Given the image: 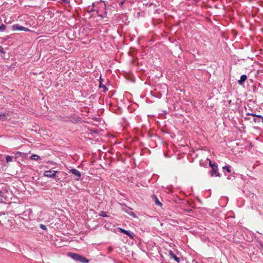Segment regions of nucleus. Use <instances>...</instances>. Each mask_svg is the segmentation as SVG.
Returning <instances> with one entry per match:
<instances>
[{
  "label": "nucleus",
  "mask_w": 263,
  "mask_h": 263,
  "mask_svg": "<svg viewBox=\"0 0 263 263\" xmlns=\"http://www.w3.org/2000/svg\"><path fill=\"white\" fill-rule=\"evenodd\" d=\"M68 255L73 259L79 261L82 263H88L89 262V260L88 259L76 253H69Z\"/></svg>",
  "instance_id": "f257e3e1"
},
{
  "label": "nucleus",
  "mask_w": 263,
  "mask_h": 263,
  "mask_svg": "<svg viewBox=\"0 0 263 263\" xmlns=\"http://www.w3.org/2000/svg\"><path fill=\"white\" fill-rule=\"evenodd\" d=\"M211 167L212 168V171L211 172V176L213 177L214 176L219 177L220 174L217 171V165L215 164L213 165H211Z\"/></svg>",
  "instance_id": "f03ea898"
},
{
  "label": "nucleus",
  "mask_w": 263,
  "mask_h": 263,
  "mask_svg": "<svg viewBox=\"0 0 263 263\" xmlns=\"http://www.w3.org/2000/svg\"><path fill=\"white\" fill-rule=\"evenodd\" d=\"M57 173L56 171L48 170L44 172V175L47 177H54Z\"/></svg>",
  "instance_id": "7ed1b4c3"
},
{
  "label": "nucleus",
  "mask_w": 263,
  "mask_h": 263,
  "mask_svg": "<svg viewBox=\"0 0 263 263\" xmlns=\"http://www.w3.org/2000/svg\"><path fill=\"white\" fill-rule=\"evenodd\" d=\"M247 115H251L253 117H257V118H254L253 120L255 122L259 123L260 122V119L261 120V121L263 122V117H262L260 115H256L254 114H248Z\"/></svg>",
  "instance_id": "20e7f679"
},
{
  "label": "nucleus",
  "mask_w": 263,
  "mask_h": 263,
  "mask_svg": "<svg viewBox=\"0 0 263 263\" xmlns=\"http://www.w3.org/2000/svg\"><path fill=\"white\" fill-rule=\"evenodd\" d=\"M70 172L72 174H73V175H76V176H77L78 177V178L77 179V180H79V178L81 177V173L80 172L75 169V168H72L71 170H70Z\"/></svg>",
  "instance_id": "39448f33"
},
{
  "label": "nucleus",
  "mask_w": 263,
  "mask_h": 263,
  "mask_svg": "<svg viewBox=\"0 0 263 263\" xmlns=\"http://www.w3.org/2000/svg\"><path fill=\"white\" fill-rule=\"evenodd\" d=\"M152 198L153 199V200L154 201L156 205H159L160 206H161L162 205V203L159 201V200H158L156 195H153Z\"/></svg>",
  "instance_id": "423d86ee"
},
{
  "label": "nucleus",
  "mask_w": 263,
  "mask_h": 263,
  "mask_svg": "<svg viewBox=\"0 0 263 263\" xmlns=\"http://www.w3.org/2000/svg\"><path fill=\"white\" fill-rule=\"evenodd\" d=\"M6 200L5 194L0 191V203L5 202Z\"/></svg>",
  "instance_id": "0eeeda50"
},
{
  "label": "nucleus",
  "mask_w": 263,
  "mask_h": 263,
  "mask_svg": "<svg viewBox=\"0 0 263 263\" xmlns=\"http://www.w3.org/2000/svg\"><path fill=\"white\" fill-rule=\"evenodd\" d=\"M247 77L246 75H242L241 77H240V79L239 80H238V83L240 84V85H242V83L247 80Z\"/></svg>",
  "instance_id": "6e6552de"
},
{
  "label": "nucleus",
  "mask_w": 263,
  "mask_h": 263,
  "mask_svg": "<svg viewBox=\"0 0 263 263\" xmlns=\"http://www.w3.org/2000/svg\"><path fill=\"white\" fill-rule=\"evenodd\" d=\"M120 229V232H122L124 234L128 235V236H129L130 238H133V235L131 234L128 231L125 230H124V229Z\"/></svg>",
  "instance_id": "1a4fd4ad"
},
{
  "label": "nucleus",
  "mask_w": 263,
  "mask_h": 263,
  "mask_svg": "<svg viewBox=\"0 0 263 263\" xmlns=\"http://www.w3.org/2000/svg\"><path fill=\"white\" fill-rule=\"evenodd\" d=\"M170 253L172 257L176 261L178 262L180 261L179 258L178 257H177L176 255L174 253H173L172 251H171Z\"/></svg>",
  "instance_id": "9d476101"
},
{
  "label": "nucleus",
  "mask_w": 263,
  "mask_h": 263,
  "mask_svg": "<svg viewBox=\"0 0 263 263\" xmlns=\"http://www.w3.org/2000/svg\"><path fill=\"white\" fill-rule=\"evenodd\" d=\"M17 30L28 31H29V29H28L27 28H25V27L21 26H18L17 25Z\"/></svg>",
  "instance_id": "9b49d317"
},
{
  "label": "nucleus",
  "mask_w": 263,
  "mask_h": 263,
  "mask_svg": "<svg viewBox=\"0 0 263 263\" xmlns=\"http://www.w3.org/2000/svg\"><path fill=\"white\" fill-rule=\"evenodd\" d=\"M30 152V151L26 152H23V153L21 152H17V157H18L19 156H26L28 153H29Z\"/></svg>",
  "instance_id": "f8f14e48"
},
{
  "label": "nucleus",
  "mask_w": 263,
  "mask_h": 263,
  "mask_svg": "<svg viewBox=\"0 0 263 263\" xmlns=\"http://www.w3.org/2000/svg\"><path fill=\"white\" fill-rule=\"evenodd\" d=\"M40 158V156H39L38 155H35V154L32 155L30 157L31 159L35 160H39Z\"/></svg>",
  "instance_id": "ddd939ff"
},
{
  "label": "nucleus",
  "mask_w": 263,
  "mask_h": 263,
  "mask_svg": "<svg viewBox=\"0 0 263 263\" xmlns=\"http://www.w3.org/2000/svg\"><path fill=\"white\" fill-rule=\"evenodd\" d=\"M6 26L4 24H0V32H3L5 30Z\"/></svg>",
  "instance_id": "4468645a"
},
{
  "label": "nucleus",
  "mask_w": 263,
  "mask_h": 263,
  "mask_svg": "<svg viewBox=\"0 0 263 263\" xmlns=\"http://www.w3.org/2000/svg\"><path fill=\"white\" fill-rule=\"evenodd\" d=\"M12 157L9 156H7L6 160L7 163L11 162L12 161Z\"/></svg>",
  "instance_id": "2eb2a0df"
},
{
  "label": "nucleus",
  "mask_w": 263,
  "mask_h": 263,
  "mask_svg": "<svg viewBox=\"0 0 263 263\" xmlns=\"http://www.w3.org/2000/svg\"><path fill=\"white\" fill-rule=\"evenodd\" d=\"M223 170H226L228 172L230 173L231 172V170L230 169V166H224L222 167Z\"/></svg>",
  "instance_id": "dca6fc26"
},
{
  "label": "nucleus",
  "mask_w": 263,
  "mask_h": 263,
  "mask_svg": "<svg viewBox=\"0 0 263 263\" xmlns=\"http://www.w3.org/2000/svg\"><path fill=\"white\" fill-rule=\"evenodd\" d=\"M40 228H42L44 230H47V228H46V226L43 224H40Z\"/></svg>",
  "instance_id": "f3484780"
},
{
  "label": "nucleus",
  "mask_w": 263,
  "mask_h": 263,
  "mask_svg": "<svg viewBox=\"0 0 263 263\" xmlns=\"http://www.w3.org/2000/svg\"><path fill=\"white\" fill-rule=\"evenodd\" d=\"M258 243H259V244L260 246L262 248H263V242H262V241H258Z\"/></svg>",
  "instance_id": "a211bd4d"
},
{
  "label": "nucleus",
  "mask_w": 263,
  "mask_h": 263,
  "mask_svg": "<svg viewBox=\"0 0 263 263\" xmlns=\"http://www.w3.org/2000/svg\"><path fill=\"white\" fill-rule=\"evenodd\" d=\"M130 215L132 216L133 217H136V215L134 213L132 212L131 214H130Z\"/></svg>",
  "instance_id": "6ab92c4d"
},
{
  "label": "nucleus",
  "mask_w": 263,
  "mask_h": 263,
  "mask_svg": "<svg viewBox=\"0 0 263 263\" xmlns=\"http://www.w3.org/2000/svg\"><path fill=\"white\" fill-rule=\"evenodd\" d=\"M207 160L209 161V165H210V166H211V165H213V164H212V163H211V161H210V159H208Z\"/></svg>",
  "instance_id": "aec40b11"
},
{
  "label": "nucleus",
  "mask_w": 263,
  "mask_h": 263,
  "mask_svg": "<svg viewBox=\"0 0 263 263\" xmlns=\"http://www.w3.org/2000/svg\"><path fill=\"white\" fill-rule=\"evenodd\" d=\"M3 48L1 46H0V53H2L3 52Z\"/></svg>",
  "instance_id": "412c9836"
},
{
  "label": "nucleus",
  "mask_w": 263,
  "mask_h": 263,
  "mask_svg": "<svg viewBox=\"0 0 263 263\" xmlns=\"http://www.w3.org/2000/svg\"><path fill=\"white\" fill-rule=\"evenodd\" d=\"M5 116L3 115H0V120H1L3 118H4Z\"/></svg>",
  "instance_id": "4be33fe9"
},
{
  "label": "nucleus",
  "mask_w": 263,
  "mask_h": 263,
  "mask_svg": "<svg viewBox=\"0 0 263 263\" xmlns=\"http://www.w3.org/2000/svg\"><path fill=\"white\" fill-rule=\"evenodd\" d=\"M103 87L104 88V91L107 90V88L105 86H103Z\"/></svg>",
  "instance_id": "5701e85b"
},
{
  "label": "nucleus",
  "mask_w": 263,
  "mask_h": 263,
  "mask_svg": "<svg viewBox=\"0 0 263 263\" xmlns=\"http://www.w3.org/2000/svg\"><path fill=\"white\" fill-rule=\"evenodd\" d=\"M15 25H13V29H14V30H15Z\"/></svg>",
  "instance_id": "b1692460"
},
{
  "label": "nucleus",
  "mask_w": 263,
  "mask_h": 263,
  "mask_svg": "<svg viewBox=\"0 0 263 263\" xmlns=\"http://www.w3.org/2000/svg\"><path fill=\"white\" fill-rule=\"evenodd\" d=\"M103 217H105V216H106V215H105V214H103Z\"/></svg>",
  "instance_id": "393cba45"
},
{
  "label": "nucleus",
  "mask_w": 263,
  "mask_h": 263,
  "mask_svg": "<svg viewBox=\"0 0 263 263\" xmlns=\"http://www.w3.org/2000/svg\"><path fill=\"white\" fill-rule=\"evenodd\" d=\"M103 217H105V216H106V215H105V214H103Z\"/></svg>",
  "instance_id": "a878e982"
}]
</instances>
